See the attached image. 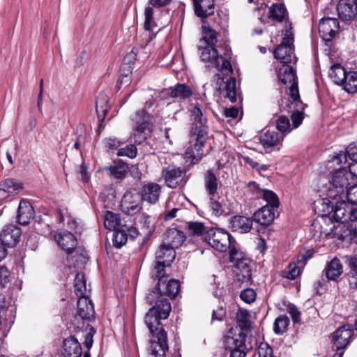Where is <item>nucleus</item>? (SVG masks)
Here are the masks:
<instances>
[{
	"instance_id": "1",
	"label": "nucleus",
	"mask_w": 357,
	"mask_h": 357,
	"mask_svg": "<svg viewBox=\"0 0 357 357\" xmlns=\"http://www.w3.org/2000/svg\"><path fill=\"white\" fill-rule=\"evenodd\" d=\"M158 280L154 289L146 296V301L153 305L144 317V322L150 333V352L153 357H166L169 347L167 335L161 319L168 318L171 312V305L165 297L174 298L180 290L179 281L174 279L167 280L166 273L151 277Z\"/></svg>"
},
{
	"instance_id": "58",
	"label": "nucleus",
	"mask_w": 357,
	"mask_h": 357,
	"mask_svg": "<svg viewBox=\"0 0 357 357\" xmlns=\"http://www.w3.org/2000/svg\"><path fill=\"white\" fill-rule=\"evenodd\" d=\"M258 357H273V349L266 343H261L258 348Z\"/></svg>"
},
{
	"instance_id": "46",
	"label": "nucleus",
	"mask_w": 357,
	"mask_h": 357,
	"mask_svg": "<svg viewBox=\"0 0 357 357\" xmlns=\"http://www.w3.org/2000/svg\"><path fill=\"white\" fill-rule=\"evenodd\" d=\"M188 229L190 235L202 236L208 232L204 223L199 222H188Z\"/></svg>"
},
{
	"instance_id": "39",
	"label": "nucleus",
	"mask_w": 357,
	"mask_h": 357,
	"mask_svg": "<svg viewBox=\"0 0 357 357\" xmlns=\"http://www.w3.org/2000/svg\"><path fill=\"white\" fill-rule=\"evenodd\" d=\"M104 225L109 230H114L121 227L119 214L107 211L104 218Z\"/></svg>"
},
{
	"instance_id": "29",
	"label": "nucleus",
	"mask_w": 357,
	"mask_h": 357,
	"mask_svg": "<svg viewBox=\"0 0 357 357\" xmlns=\"http://www.w3.org/2000/svg\"><path fill=\"white\" fill-rule=\"evenodd\" d=\"M278 77L279 80L285 85H291L296 81V73L292 67L288 65H282L278 71Z\"/></svg>"
},
{
	"instance_id": "32",
	"label": "nucleus",
	"mask_w": 357,
	"mask_h": 357,
	"mask_svg": "<svg viewBox=\"0 0 357 357\" xmlns=\"http://www.w3.org/2000/svg\"><path fill=\"white\" fill-rule=\"evenodd\" d=\"M348 266L350 271L347 273V277L349 286L357 288V256L348 257Z\"/></svg>"
},
{
	"instance_id": "45",
	"label": "nucleus",
	"mask_w": 357,
	"mask_h": 357,
	"mask_svg": "<svg viewBox=\"0 0 357 357\" xmlns=\"http://www.w3.org/2000/svg\"><path fill=\"white\" fill-rule=\"evenodd\" d=\"M236 79L234 78H230L229 80L227 82L226 85L225 86V91L226 92V96H225V98H228L231 103L235 102L236 101Z\"/></svg>"
},
{
	"instance_id": "60",
	"label": "nucleus",
	"mask_w": 357,
	"mask_h": 357,
	"mask_svg": "<svg viewBox=\"0 0 357 357\" xmlns=\"http://www.w3.org/2000/svg\"><path fill=\"white\" fill-rule=\"evenodd\" d=\"M244 160L248 165H249L252 168L255 169L257 171L266 170L268 169L267 165H261L249 157L244 158Z\"/></svg>"
},
{
	"instance_id": "19",
	"label": "nucleus",
	"mask_w": 357,
	"mask_h": 357,
	"mask_svg": "<svg viewBox=\"0 0 357 357\" xmlns=\"http://www.w3.org/2000/svg\"><path fill=\"white\" fill-rule=\"evenodd\" d=\"M252 226V220L243 215L232 217L229 222V228L239 233L248 232Z\"/></svg>"
},
{
	"instance_id": "3",
	"label": "nucleus",
	"mask_w": 357,
	"mask_h": 357,
	"mask_svg": "<svg viewBox=\"0 0 357 357\" xmlns=\"http://www.w3.org/2000/svg\"><path fill=\"white\" fill-rule=\"evenodd\" d=\"M191 120L192 123L185 151V157L195 163L207 153L204 148L208 138L207 119L200 105L193 107L191 110Z\"/></svg>"
},
{
	"instance_id": "62",
	"label": "nucleus",
	"mask_w": 357,
	"mask_h": 357,
	"mask_svg": "<svg viewBox=\"0 0 357 357\" xmlns=\"http://www.w3.org/2000/svg\"><path fill=\"white\" fill-rule=\"evenodd\" d=\"M95 334V331L93 328L90 329V331L87 333L86 336L85 337L84 340V346L87 349H90L93 345V337Z\"/></svg>"
},
{
	"instance_id": "38",
	"label": "nucleus",
	"mask_w": 357,
	"mask_h": 357,
	"mask_svg": "<svg viewBox=\"0 0 357 357\" xmlns=\"http://www.w3.org/2000/svg\"><path fill=\"white\" fill-rule=\"evenodd\" d=\"M289 96L291 98L290 105H288L289 109L292 106L298 107V109H304L305 105L302 102L300 98L298 82H293L289 86Z\"/></svg>"
},
{
	"instance_id": "40",
	"label": "nucleus",
	"mask_w": 357,
	"mask_h": 357,
	"mask_svg": "<svg viewBox=\"0 0 357 357\" xmlns=\"http://www.w3.org/2000/svg\"><path fill=\"white\" fill-rule=\"evenodd\" d=\"M342 86L349 93H357V71L348 72Z\"/></svg>"
},
{
	"instance_id": "31",
	"label": "nucleus",
	"mask_w": 357,
	"mask_h": 357,
	"mask_svg": "<svg viewBox=\"0 0 357 357\" xmlns=\"http://www.w3.org/2000/svg\"><path fill=\"white\" fill-rule=\"evenodd\" d=\"M50 217L47 214L38 215L33 219V227L37 233L47 235L50 233Z\"/></svg>"
},
{
	"instance_id": "24",
	"label": "nucleus",
	"mask_w": 357,
	"mask_h": 357,
	"mask_svg": "<svg viewBox=\"0 0 357 357\" xmlns=\"http://www.w3.org/2000/svg\"><path fill=\"white\" fill-rule=\"evenodd\" d=\"M273 207L266 205L254 213V220L261 225H269L274 220Z\"/></svg>"
},
{
	"instance_id": "27",
	"label": "nucleus",
	"mask_w": 357,
	"mask_h": 357,
	"mask_svg": "<svg viewBox=\"0 0 357 357\" xmlns=\"http://www.w3.org/2000/svg\"><path fill=\"white\" fill-rule=\"evenodd\" d=\"M325 274L331 280H335L343 273V266L339 259L333 258L326 266Z\"/></svg>"
},
{
	"instance_id": "35",
	"label": "nucleus",
	"mask_w": 357,
	"mask_h": 357,
	"mask_svg": "<svg viewBox=\"0 0 357 357\" xmlns=\"http://www.w3.org/2000/svg\"><path fill=\"white\" fill-rule=\"evenodd\" d=\"M192 91L187 85L184 84H177L174 88L172 89L170 96L172 98L179 99H186L192 96Z\"/></svg>"
},
{
	"instance_id": "56",
	"label": "nucleus",
	"mask_w": 357,
	"mask_h": 357,
	"mask_svg": "<svg viewBox=\"0 0 357 357\" xmlns=\"http://www.w3.org/2000/svg\"><path fill=\"white\" fill-rule=\"evenodd\" d=\"M210 235L213 234V236H209L208 243L215 250L222 252L223 249V243L216 238V234L213 230L209 231Z\"/></svg>"
},
{
	"instance_id": "17",
	"label": "nucleus",
	"mask_w": 357,
	"mask_h": 357,
	"mask_svg": "<svg viewBox=\"0 0 357 357\" xmlns=\"http://www.w3.org/2000/svg\"><path fill=\"white\" fill-rule=\"evenodd\" d=\"M161 194V186L155 183H149L145 184L140 192V196L142 201L147 202L149 204H155Z\"/></svg>"
},
{
	"instance_id": "16",
	"label": "nucleus",
	"mask_w": 357,
	"mask_h": 357,
	"mask_svg": "<svg viewBox=\"0 0 357 357\" xmlns=\"http://www.w3.org/2000/svg\"><path fill=\"white\" fill-rule=\"evenodd\" d=\"M21 231L15 225L6 226L0 233V243L7 248L15 246L20 241Z\"/></svg>"
},
{
	"instance_id": "20",
	"label": "nucleus",
	"mask_w": 357,
	"mask_h": 357,
	"mask_svg": "<svg viewBox=\"0 0 357 357\" xmlns=\"http://www.w3.org/2000/svg\"><path fill=\"white\" fill-rule=\"evenodd\" d=\"M183 171L175 166H169L162 171V177L167 186L175 188L182 179Z\"/></svg>"
},
{
	"instance_id": "63",
	"label": "nucleus",
	"mask_w": 357,
	"mask_h": 357,
	"mask_svg": "<svg viewBox=\"0 0 357 357\" xmlns=\"http://www.w3.org/2000/svg\"><path fill=\"white\" fill-rule=\"evenodd\" d=\"M180 210L181 208H173L169 210L167 209L165 211L164 219L167 221L174 218L176 216V213Z\"/></svg>"
},
{
	"instance_id": "59",
	"label": "nucleus",
	"mask_w": 357,
	"mask_h": 357,
	"mask_svg": "<svg viewBox=\"0 0 357 357\" xmlns=\"http://www.w3.org/2000/svg\"><path fill=\"white\" fill-rule=\"evenodd\" d=\"M10 272L8 269L3 266H0V286L4 287L9 282Z\"/></svg>"
},
{
	"instance_id": "18",
	"label": "nucleus",
	"mask_w": 357,
	"mask_h": 357,
	"mask_svg": "<svg viewBox=\"0 0 357 357\" xmlns=\"http://www.w3.org/2000/svg\"><path fill=\"white\" fill-rule=\"evenodd\" d=\"M82 354L81 344L74 336H70L63 340L62 350L63 357H80Z\"/></svg>"
},
{
	"instance_id": "26",
	"label": "nucleus",
	"mask_w": 357,
	"mask_h": 357,
	"mask_svg": "<svg viewBox=\"0 0 357 357\" xmlns=\"http://www.w3.org/2000/svg\"><path fill=\"white\" fill-rule=\"evenodd\" d=\"M282 139L283 137L280 139L278 132L270 130H267L259 138L260 143L265 149H272L275 146L281 145Z\"/></svg>"
},
{
	"instance_id": "6",
	"label": "nucleus",
	"mask_w": 357,
	"mask_h": 357,
	"mask_svg": "<svg viewBox=\"0 0 357 357\" xmlns=\"http://www.w3.org/2000/svg\"><path fill=\"white\" fill-rule=\"evenodd\" d=\"M228 239L227 255L228 262L232 264L234 268L235 281L240 284H248L251 280V269L250 267V260L242 251L240 245L236 238L225 230Z\"/></svg>"
},
{
	"instance_id": "54",
	"label": "nucleus",
	"mask_w": 357,
	"mask_h": 357,
	"mask_svg": "<svg viewBox=\"0 0 357 357\" xmlns=\"http://www.w3.org/2000/svg\"><path fill=\"white\" fill-rule=\"evenodd\" d=\"M137 149L135 145H127L124 148L119 149L117 152L118 156H126L130 158H135L137 156Z\"/></svg>"
},
{
	"instance_id": "10",
	"label": "nucleus",
	"mask_w": 357,
	"mask_h": 357,
	"mask_svg": "<svg viewBox=\"0 0 357 357\" xmlns=\"http://www.w3.org/2000/svg\"><path fill=\"white\" fill-rule=\"evenodd\" d=\"M133 121L136 123V127L132 137L135 143L140 144L147 139L151 133L150 116L146 110L142 109L136 113Z\"/></svg>"
},
{
	"instance_id": "47",
	"label": "nucleus",
	"mask_w": 357,
	"mask_h": 357,
	"mask_svg": "<svg viewBox=\"0 0 357 357\" xmlns=\"http://www.w3.org/2000/svg\"><path fill=\"white\" fill-rule=\"evenodd\" d=\"M114 232L112 239L114 246L116 248H120L123 245H125L127 241V234L126 233L125 230L121 229V227L117 229H114Z\"/></svg>"
},
{
	"instance_id": "43",
	"label": "nucleus",
	"mask_w": 357,
	"mask_h": 357,
	"mask_svg": "<svg viewBox=\"0 0 357 357\" xmlns=\"http://www.w3.org/2000/svg\"><path fill=\"white\" fill-rule=\"evenodd\" d=\"M289 324V319L287 315H280L276 318L273 324V331L280 335L284 333Z\"/></svg>"
},
{
	"instance_id": "36",
	"label": "nucleus",
	"mask_w": 357,
	"mask_h": 357,
	"mask_svg": "<svg viewBox=\"0 0 357 357\" xmlns=\"http://www.w3.org/2000/svg\"><path fill=\"white\" fill-rule=\"evenodd\" d=\"M107 103L108 98L107 96L101 94L98 97L96 109L100 123H102L105 120V115L109 109Z\"/></svg>"
},
{
	"instance_id": "61",
	"label": "nucleus",
	"mask_w": 357,
	"mask_h": 357,
	"mask_svg": "<svg viewBox=\"0 0 357 357\" xmlns=\"http://www.w3.org/2000/svg\"><path fill=\"white\" fill-rule=\"evenodd\" d=\"M238 114H239V108L236 106L225 107V116L226 117H231L232 119H236L238 116Z\"/></svg>"
},
{
	"instance_id": "7",
	"label": "nucleus",
	"mask_w": 357,
	"mask_h": 357,
	"mask_svg": "<svg viewBox=\"0 0 357 357\" xmlns=\"http://www.w3.org/2000/svg\"><path fill=\"white\" fill-rule=\"evenodd\" d=\"M54 238L57 244L66 252L68 257L72 259L75 258V263L85 262L86 253L82 248L77 246V238L72 233L63 231L56 234Z\"/></svg>"
},
{
	"instance_id": "49",
	"label": "nucleus",
	"mask_w": 357,
	"mask_h": 357,
	"mask_svg": "<svg viewBox=\"0 0 357 357\" xmlns=\"http://www.w3.org/2000/svg\"><path fill=\"white\" fill-rule=\"evenodd\" d=\"M2 185V188H5L6 191L8 192V195H10V192L18 191L23 188V183L22 182L10 178L6 179Z\"/></svg>"
},
{
	"instance_id": "33",
	"label": "nucleus",
	"mask_w": 357,
	"mask_h": 357,
	"mask_svg": "<svg viewBox=\"0 0 357 357\" xmlns=\"http://www.w3.org/2000/svg\"><path fill=\"white\" fill-rule=\"evenodd\" d=\"M74 289L78 297L89 296V290L86 288L85 276L83 273H77L75 278Z\"/></svg>"
},
{
	"instance_id": "13",
	"label": "nucleus",
	"mask_w": 357,
	"mask_h": 357,
	"mask_svg": "<svg viewBox=\"0 0 357 357\" xmlns=\"http://www.w3.org/2000/svg\"><path fill=\"white\" fill-rule=\"evenodd\" d=\"M141 201L140 194L135 191H128L123 195L121 206L126 213L132 215L140 211Z\"/></svg>"
},
{
	"instance_id": "12",
	"label": "nucleus",
	"mask_w": 357,
	"mask_h": 357,
	"mask_svg": "<svg viewBox=\"0 0 357 357\" xmlns=\"http://www.w3.org/2000/svg\"><path fill=\"white\" fill-rule=\"evenodd\" d=\"M353 335V331L349 325H344L339 328L333 333V348L335 353H344V349L349 344Z\"/></svg>"
},
{
	"instance_id": "41",
	"label": "nucleus",
	"mask_w": 357,
	"mask_h": 357,
	"mask_svg": "<svg viewBox=\"0 0 357 357\" xmlns=\"http://www.w3.org/2000/svg\"><path fill=\"white\" fill-rule=\"evenodd\" d=\"M347 158L352 161L351 162H357V148L353 147L352 144L348 146L346 153H340L333 158V160L337 161V163H342L345 162Z\"/></svg>"
},
{
	"instance_id": "34",
	"label": "nucleus",
	"mask_w": 357,
	"mask_h": 357,
	"mask_svg": "<svg viewBox=\"0 0 357 357\" xmlns=\"http://www.w3.org/2000/svg\"><path fill=\"white\" fill-rule=\"evenodd\" d=\"M167 237L168 238L167 245L172 246L174 249V248H178L181 245L185 239L183 233L175 228L171 229L167 231Z\"/></svg>"
},
{
	"instance_id": "14",
	"label": "nucleus",
	"mask_w": 357,
	"mask_h": 357,
	"mask_svg": "<svg viewBox=\"0 0 357 357\" xmlns=\"http://www.w3.org/2000/svg\"><path fill=\"white\" fill-rule=\"evenodd\" d=\"M339 29L337 19L332 17L323 18L319 24V33L325 41H331Z\"/></svg>"
},
{
	"instance_id": "44",
	"label": "nucleus",
	"mask_w": 357,
	"mask_h": 357,
	"mask_svg": "<svg viewBox=\"0 0 357 357\" xmlns=\"http://www.w3.org/2000/svg\"><path fill=\"white\" fill-rule=\"evenodd\" d=\"M205 187L210 196H215L218 188L217 179L210 170L207 171L205 176Z\"/></svg>"
},
{
	"instance_id": "21",
	"label": "nucleus",
	"mask_w": 357,
	"mask_h": 357,
	"mask_svg": "<svg viewBox=\"0 0 357 357\" xmlns=\"http://www.w3.org/2000/svg\"><path fill=\"white\" fill-rule=\"evenodd\" d=\"M78 315L85 320H91L95 314L94 307L89 296L79 297L77 301Z\"/></svg>"
},
{
	"instance_id": "2",
	"label": "nucleus",
	"mask_w": 357,
	"mask_h": 357,
	"mask_svg": "<svg viewBox=\"0 0 357 357\" xmlns=\"http://www.w3.org/2000/svg\"><path fill=\"white\" fill-rule=\"evenodd\" d=\"M203 36L198 45L202 61L210 62L220 73H216L211 80V86L213 89V98L215 103L213 105L212 112L218 118V113L223 115V100L222 98V86H223V56L218 54V50L214 47L216 43L217 33L215 31L202 26Z\"/></svg>"
},
{
	"instance_id": "53",
	"label": "nucleus",
	"mask_w": 357,
	"mask_h": 357,
	"mask_svg": "<svg viewBox=\"0 0 357 357\" xmlns=\"http://www.w3.org/2000/svg\"><path fill=\"white\" fill-rule=\"evenodd\" d=\"M291 109H294V111L292 112L291 119L293 123V128H298L303 122V111L304 109H298V107L292 106Z\"/></svg>"
},
{
	"instance_id": "30",
	"label": "nucleus",
	"mask_w": 357,
	"mask_h": 357,
	"mask_svg": "<svg viewBox=\"0 0 357 357\" xmlns=\"http://www.w3.org/2000/svg\"><path fill=\"white\" fill-rule=\"evenodd\" d=\"M347 75L344 68L339 63L333 65L328 71L329 77L337 85H343Z\"/></svg>"
},
{
	"instance_id": "55",
	"label": "nucleus",
	"mask_w": 357,
	"mask_h": 357,
	"mask_svg": "<svg viewBox=\"0 0 357 357\" xmlns=\"http://www.w3.org/2000/svg\"><path fill=\"white\" fill-rule=\"evenodd\" d=\"M256 292L254 289L250 288H247L242 291L240 294L241 298L247 303H251L254 302L256 299Z\"/></svg>"
},
{
	"instance_id": "42",
	"label": "nucleus",
	"mask_w": 357,
	"mask_h": 357,
	"mask_svg": "<svg viewBox=\"0 0 357 357\" xmlns=\"http://www.w3.org/2000/svg\"><path fill=\"white\" fill-rule=\"evenodd\" d=\"M345 197L347 201L341 200L338 202H344L354 211H357V185H354L347 188Z\"/></svg>"
},
{
	"instance_id": "8",
	"label": "nucleus",
	"mask_w": 357,
	"mask_h": 357,
	"mask_svg": "<svg viewBox=\"0 0 357 357\" xmlns=\"http://www.w3.org/2000/svg\"><path fill=\"white\" fill-rule=\"evenodd\" d=\"M282 35V42L275 48L274 56L283 65H287L291 62L294 56V38L291 24L286 25L284 33Z\"/></svg>"
},
{
	"instance_id": "4",
	"label": "nucleus",
	"mask_w": 357,
	"mask_h": 357,
	"mask_svg": "<svg viewBox=\"0 0 357 357\" xmlns=\"http://www.w3.org/2000/svg\"><path fill=\"white\" fill-rule=\"evenodd\" d=\"M333 217L339 223L333 227L332 236L357 244V211L344 202H336Z\"/></svg>"
},
{
	"instance_id": "23",
	"label": "nucleus",
	"mask_w": 357,
	"mask_h": 357,
	"mask_svg": "<svg viewBox=\"0 0 357 357\" xmlns=\"http://www.w3.org/2000/svg\"><path fill=\"white\" fill-rule=\"evenodd\" d=\"M34 210L31 204L26 201L20 202L17 210L18 222L22 225H26L33 218Z\"/></svg>"
},
{
	"instance_id": "57",
	"label": "nucleus",
	"mask_w": 357,
	"mask_h": 357,
	"mask_svg": "<svg viewBox=\"0 0 357 357\" xmlns=\"http://www.w3.org/2000/svg\"><path fill=\"white\" fill-rule=\"evenodd\" d=\"M123 144V142L119 140L116 138L109 137L104 140L105 147L109 151L117 149Z\"/></svg>"
},
{
	"instance_id": "11",
	"label": "nucleus",
	"mask_w": 357,
	"mask_h": 357,
	"mask_svg": "<svg viewBox=\"0 0 357 357\" xmlns=\"http://www.w3.org/2000/svg\"><path fill=\"white\" fill-rule=\"evenodd\" d=\"M349 174L344 169H340L334 172L328 189V198L335 199L337 196L343 195L344 189L348 188Z\"/></svg>"
},
{
	"instance_id": "25",
	"label": "nucleus",
	"mask_w": 357,
	"mask_h": 357,
	"mask_svg": "<svg viewBox=\"0 0 357 357\" xmlns=\"http://www.w3.org/2000/svg\"><path fill=\"white\" fill-rule=\"evenodd\" d=\"M250 187L252 190H256L260 197H261L266 202L268 206L273 208H277L279 206V199L275 193L271 190H260L259 185L255 182L250 183Z\"/></svg>"
},
{
	"instance_id": "64",
	"label": "nucleus",
	"mask_w": 357,
	"mask_h": 357,
	"mask_svg": "<svg viewBox=\"0 0 357 357\" xmlns=\"http://www.w3.org/2000/svg\"><path fill=\"white\" fill-rule=\"evenodd\" d=\"M289 313L294 323H298L300 321L301 313L295 307L289 308Z\"/></svg>"
},
{
	"instance_id": "9",
	"label": "nucleus",
	"mask_w": 357,
	"mask_h": 357,
	"mask_svg": "<svg viewBox=\"0 0 357 357\" xmlns=\"http://www.w3.org/2000/svg\"><path fill=\"white\" fill-rule=\"evenodd\" d=\"M176 257V251L172 246L162 244L155 254V265L151 270V277L165 274L166 267L169 266Z\"/></svg>"
},
{
	"instance_id": "48",
	"label": "nucleus",
	"mask_w": 357,
	"mask_h": 357,
	"mask_svg": "<svg viewBox=\"0 0 357 357\" xmlns=\"http://www.w3.org/2000/svg\"><path fill=\"white\" fill-rule=\"evenodd\" d=\"M275 125L278 130L282 133L283 137L291 130L289 119L284 115L278 117Z\"/></svg>"
},
{
	"instance_id": "22",
	"label": "nucleus",
	"mask_w": 357,
	"mask_h": 357,
	"mask_svg": "<svg viewBox=\"0 0 357 357\" xmlns=\"http://www.w3.org/2000/svg\"><path fill=\"white\" fill-rule=\"evenodd\" d=\"M196 16L205 19L213 13V0H192Z\"/></svg>"
},
{
	"instance_id": "28",
	"label": "nucleus",
	"mask_w": 357,
	"mask_h": 357,
	"mask_svg": "<svg viewBox=\"0 0 357 357\" xmlns=\"http://www.w3.org/2000/svg\"><path fill=\"white\" fill-rule=\"evenodd\" d=\"M105 170L117 179L124 178L128 172V165L119 160L117 162H114L113 165L105 167Z\"/></svg>"
},
{
	"instance_id": "5",
	"label": "nucleus",
	"mask_w": 357,
	"mask_h": 357,
	"mask_svg": "<svg viewBox=\"0 0 357 357\" xmlns=\"http://www.w3.org/2000/svg\"><path fill=\"white\" fill-rule=\"evenodd\" d=\"M250 314L248 310L238 308L236 319L239 327H231L225 335V347L229 349V357H245L248 349L245 343L246 334L251 326Z\"/></svg>"
},
{
	"instance_id": "15",
	"label": "nucleus",
	"mask_w": 357,
	"mask_h": 357,
	"mask_svg": "<svg viewBox=\"0 0 357 357\" xmlns=\"http://www.w3.org/2000/svg\"><path fill=\"white\" fill-rule=\"evenodd\" d=\"M337 13L342 21H351L357 15V0H339Z\"/></svg>"
},
{
	"instance_id": "37",
	"label": "nucleus",
	"mask_w": 357,
	"mask_h": 357,
	"mask_svg": "<svg viewBox=\"0 0 357 357\" xmlns=\"http://www.w3.org/2000/svg\"><path fill=\"white\" fill-rule=\"evenodd\" d=\"M286 8L282 4H273L269 8L268 18L277 22H282L285 19Z\"/></svg>"
},
{
	"instance_id": "51",
	"label": "nucleus",
	"mask_w": 357,
	"mask_h": 357,
	"mask_svg": "<svg viewBox=\"0 0 357 357\" xmlns=\"http://www.w3.org/2000/svg\"><path fill=\"white\" fill-rule=\"evenodd\" d=\"M301 270V267L297 266L296 264L291 263L287 269L282 271V276L289 280H294L300 275Z\"/></svg>"
},
{
	"instance_id": "52",
	"label": "nucleus",
	"mask_w": 357,
	"mask_h": 357,
	"mask_svg": "<svg viewBox=\"0 0 357 357\" xmlns=\"http://www.w3.org/2000/svg\"><path fill=\"white\" fill-rule=\"evenodd\" d=\"M144 29L146 31H151L153 26L155 25V22L153 20V10L151 7H147L144 10Z\"/></svg>"
},
{
	"instance_id": "50",
	"label": "nucleus",
	"mask_w": 357,
	"mask_h": 357,
	"mask_svg": "<svg viewBox=\"0 0 357 357\" xmlns=\"http://www.w3.org/2000/svg\"><path fill=\"white\" fill-rule=\"evenodd\" d=\"M216 195L215 196H210V207L213 211V214L217 217L220 216L223 213L222 202L220 197L216 199Z\"/></svg>"
}]
</instances>
